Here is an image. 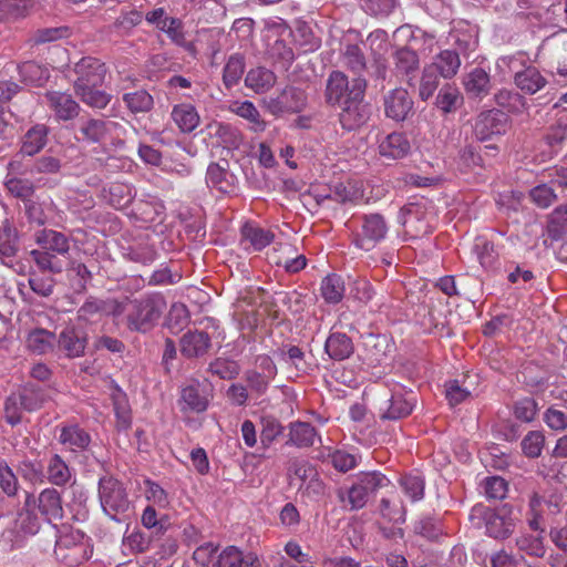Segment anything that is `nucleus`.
I'll use <instances>...</instances> for the list:
<instances>
[{"label": "nucleus", "instance_id": "nucleus-1", "mask_svg": "<svg viewBox=\"0 0 567 567\" xmlns=\"http://www.w3.org/2000/svg\"><path fill=\"white\" fill-rule=\"evenodd\" d=\"M73 71L75 94L83 103L94 109H104L111 101V95L99 90L104 82L106 66L96 58L85 56L75 63Z\"/></svg>", "mask_w": 567, "mask_h": 567}, {"label": "nucleus", "instance_id": "nucleus-2", "mask_svg": "<svg viewBox=\"0 0 567 567\" xmlns=\"http://www.w3.org/2000/svg\"><path fill=\"white\" fill-rule=\"evenodd\" d=\"M167 307L163 295L158 292L146 293L132 299L126 315V324L131 331L146 333L158 322Z\"/></svg>", "mask_w": 567, "mask_h": 567}, {"label": "nucleus", "instance_id": "nucleus-3", "mask_svg": "<svg viewBox=\"0 0 567 567\" xmlns=\"http://www.w3.org/2000/svg\"><path fill=\"white\" fill-rule=\"evenodd\" d=\"M99 499L106 516L117 523L126 522L132 514V502L124 484L112 477H102L99 482Z\"/></svg>", "mask_w": 567, "mask_h": 567}, {"label": "nucleus", "instance_id": "nucleus-4", "mask_svg": "<svg viewBox=\"0 0 567 567\" xmlns=\"http://www.w3.org/2000/svg\"><path fill=\"white\" fill-rule=\"evenodd\" d=\"M49 399L47 391L41 386L33 383L21 385L4 402L6 421L12 426L19 424L22 421V411H38Z\"/></svg>", "mask_w": 567, "mask_h": 567}, {"label": "nucleus", "instance_id": "nucleus-5", "mask_svg": "<svg viewBox=\"0 0 567 567\" xmlns=\"http://www.w3.org/2000/svg\"><path fill=\"white\" fill-rule=\"evenodd\" d=\"M93 548L90 538L80 530L65 533L59 537L54 554L63 564L75 567L90 559Z\"/></svg>", "mask_w": 567, "mask_h": 567}, {"label": "nucleus", "instance_id": "nucleus-6", "mask_svg": "<svg viewBox=\"0 0 567 567\" xmlns=\"http://www.w3.org/2000/svg\"><path fill=\"white\" fill-rule=\"evenodd\" d=\"M365 89L367 81L363 78L358 76L352 80L350 100H344L341 104L340 123L344 130L359 128L369 120V106L362 103Z\"/></svg>", "mask_w": 567, "mask_h": 567}, {"label": "nucleus", "instance_id": "nucleus-7", "mask_svg": "<svg viewBox=\"0 0 567 567\" xmlns=\"http://www.w3.org/2000/svg\"><path fill=\"white\" fill-rule=\"evenodd\" d=\"M561 497L555 493L535 492L529 498L525 523L529 529L546 528V520L560 512Z\"/></svg>", "mask_w": 567, "mask_h": 567}, {"label": "nucleus", "instance_id": "nucleus-8", "mask_svg": "<svg viewBox=\"0 0 567 567\" xmlns=\"http://www.w3.org/2000/svg\"><path fill=\"white\" fill-rule=\"evenodd\" d=\"M213 399V386L206 380L190 379L179 390L178 406L183 413H203Z\"/></svg>", "mask_w": 567, "mask_h": 567}, {"label": "nucleus", "instance_id": "nucleus-9", "mask_svg": "<svg viewBox=\"0 0 567 567\" xmlns=\"http://www.w3.org/2000/svg\"><path fill=\"white\" fill-rule=\"evenodd\" d=\"M386 233L388 225L381 214L364 215L362 217L361 230L355 237V245L368 251L384 239Z\"/></svg>", "mask_w": 567, "mask_h": 567}, {"label": "nucleus", "instance_id": "nucleus-10", "mask_svg": "<svg viewBox=\"0 0 567 567\" xmlns=\"http://www.w3.org/2000/svg\"><path fill=\"white\" fill-rule=\"evenodd\" d=\"M265 106L272 115L300 112L306 106V95L302 90L287 86L276 97L265 100Z\"/></svg>", "mask_w": 567, "mask_h": 567}, {"label": "nucleus", "instance_id": "nucleus-11", "mask_svg": "<svg viewBox=\"0 0 567 567\" xmlns=\"http://www.w3.org/2000/svg\"><path fill=\"white\" fill-rule=\"evenodd\" d=\"M474 515L484 518L486 534L495 539H506L515 529V523L511 517L482 505H477L472 509V516Z\"/></svg>", "mask_w": 567, "mask_h": 567}, {"label": "nucleus", "instance_id": "nucleus-12", "mask_svg": "<svg viewBox=\"0 0 567 567\" xmlns=\"http://www.w3.org/2000/svg\"><path fill=\"white\" fill-rule=\"evenodd\" d=\"M395 75L405 81L410 86H415V80L420 71V58L416 51L401 47L392 53Z\"/></svg>", "mask_w": 567, "mask_h": 567}, {"label": "nucleus", "instance_id": "nucleus-13", "mask_svg": "<svg viewBox=\"0 0 567 567\" xmlns=\"http://www.w3.org/2000/svg\"><path fill=\"white\" fill-rule=\"evenodd\" d=\"M117 123L104 118H86L78 123L76 138L85 143H104L112 134Z\"/></svg>", "mask_w": 567, "mask_h": 567}, {"label": "nucleus", "instance_id": "nucleus-14", "mask_svg": "<svg viewBox=\"0 0 567 567\" xmlns=\"http://www.w3.org/2000/svg\"><path fill=\"white\" fill-rule=\"evenodd\" d=\"M383 105L386 117L403 122L412 114L414 102L405 89L396 87L384 95Z\"/></svg>", "mask_w": 567, "mask_h": 567}, {"label": "nucleus", "instance_id": "nucleus-15", "mask_svg": "<svg viewBox=\"0 0 567 567\" xmlns=\"http://www.w3.org/2000/svg\"><path fill=\"white\" fill-rule=\"evenodd\" d=\"M507 116L498 110H489L478 115L474 131L478 140L485 141L493 135H501L506 132Z\"/></svg>", "mask_w": 567, "mask_h": 567}, {"label": "nucleus", "instance_id": "nucleus-16", "mask_svg": "<svg viewBox=\"0 0 567 567\" xmlns=\"http://www.w3.org/2000/svg\"><path fill=\"white\" fill-rule=\"evenodd\" d=\"M546 528L540 529H523L515 538L517 550L532 558H544L546 556L545 544Z\"/></svg>", "mask_w": 567, "mask_h": 567}, {"label": "nucleus", "instance_id": "nucleus-17", "mask_svg": "<svg viewBox=\"0 0 567 567\" xmlns=\"http://www.w3.org/2000/svg\"><path fill=\"white\" fill-rule=\"evenodd\" d=\"M44 99L58 121H71L79 115L80 105L68 93L50 91L45 93Z\"/></svg>", "mask_w": 567, "mask_h": 567}, {"label": "nucleus", "instance_id": "nucleus-18", "mask_svg": "<svg viewBox=\"0 0 567 567\" xmlns=\"http://www.w3.org/2000/svg\"><path fill=\"white\" fill-rule=\"evenodd\" d=\"M56 344L59 351L66 358H79L84 354L87 344L86 334L73 326H68L60 332Z\"/></svg>", "mask_w": 567, "mask_h": 567}, {"label": "nucleus", "instance_id": "nucleus-19", "mask_svg": "<svg viewBox=\"0 0 567 567\" xmlns=\"http://www.w3.org/2000/svg\"><path fill=\"white\" fill-rule=\"evenodd\" d=\"M212 347V340L207 332L194 330L188 331L179 340V350L187 359L204 357Z\"/></svg>", "mask_w": 567, "mask_h": 567}, {"label": "nucleus", "instance_id": "nucleus-20", "mask_svg": "<svg viewBox=\"0 0 567 567\" xmlns=\"http://www.w3.org/2000/svg\"><path fill=\"white\" fill-rule=\"evenodd\" d=\"M384 404L385 406L380 409L381 419L399 420L411 414L415 405V395L413 392H394Z\"/></svg>", "mask_w": 567, "mask_h": 567}, {"label": "nucleus", "instance_id": "nucleus-21", "mask_svg": "<svg viewBox=\"0 0 567 567\" xmlns=\"http://www.w3.org/2000/svg\"><path fill=\"white\" fill-rule=\"evenodd\" d=\"M352 81L341 71H332L326 84V102L330 105H341L344 100H350Z\"/></svg>", "mask_w": 567, "mask_h": 567}, {"label": "nucleus", "instance_id": "nucleus-22", "mask_svg": "<svg viewBox=\"0 0 567 567\" xmlns=\"http://www.w3.org/2000/svg\"><path fill=\"white\" fill-rule=\"evenodd\" d=\"M514 84L523 93L534 95L542 91L548 81L535 65H527L514 74Z\"/></svg>", "mask_w": 567, "mask_h": 567}, {"label": "nucleus", "instance_id": "nucleus-23", "mask_svg": "<svg viewBox=\"0 0 567 567\" xmlns=\"http://www.w3.org/2000/svg\"><path fill=\"white\" fill-rule=\"evenodd\" d=\"M463 86L468 97L482 100L491 92V76L484 69L475 68L463 78Z\"/></svg>", "mask_w": 567, "mask_h": 567}, {"label": "nucleus", "instance_id": "nucleus-24", "mask_svg": "<svg viewBox=\"0 0 567 567\" xmlns=\"http://www.w3.org/2000/svg\"><path fill=\"white\" fill-rule=\"evenodd\" d=\"M34 240L42 249L56 255L65 256L70 251V238L61 231L44 228L34 234Z\"/></svg>", "mask_w": 567, "mask_h": 567}, {"label": "nucleus", "instance_id": "nucleus-25", "mask_svg": "<svg viewBox=\"0 0 567 567\" xmlns=\"http://www.w3.org/2000/svg\"><path fill=\"white\" fill-rule=\"evenodd\" d=\"M324 352L334 361L350 358L354 352L352 339L343 332H331L324 343Z\"/></svg>", "mask_w": 567, "mask_h": 567}, {"label": "nucleus", "instance_id": "nucleus-26", "mask_svg": "<svg viewBox=\"0 0 567 567\" xmlns=\"http://www.w3.org/2000/svg\"><path fill=\"white\" fill-rule=\"evenodd\" d=\"M216 567H260L258 557L244 553L236 546H227L218 555Z\"/></svg>", "mask_w": 567, "mask_h": 567}, {"label": "nucleus", "instance_id": "nucleus-27", "mask_svg": "<svg viewBox=\"0 0 567 567\" xmlns=\"http://www.w3.org/2000/svg\"><path fill=\"white\" fill-rule=\"evenodd\" d=\"M410 142L403 133H391L379 144L380 155L389 159L403 158L410 153Z\"/></svg>", "mask_w": 567, "mask_h": 567}, {"label": "nucleus", "instance_id": "nucleus-28", "mask_svg": "<svg viewBox=\"0 0 567 567\" xmlns=\"http://www.w3.org/2000/svg\"><path fill=\"white\" fill-rule=\"evenodd\" d=\"M59 442L71 452H82L89 447L91 436L76 424L65 425L60 430Z\"/></svg>", "mask_w": 567, "mask_h": 567}, {"label": "nucleus", "instance_id": "nucleus-29", "mask_svg": "<svg viewBox=\"0 0 567 567\" xmlns=\"http://www.w3.org/2000/svg\"><path fill=\"white\" fill-rule=\"evenodd\" d=\"M110 396L116 416V426L120 430H127L132 424V413L126 393L112 381Z\"/></svg>", "mask_w": 567, "mask_h": 567}, {"label": "nucleus", "instance_id": "nucleus-30", "mask_svg": "<svg viewBox=\"0 0 567 567\" xmlns=\"http://www.w3.org/2000/svg\"><path fill=\"white\" fill-rule=\"evenodd\" d=\"M49 128L44 124H35L29 128L21 140L20 153L27 156L38 154L48 142Z\"/></svg>", "mask_w": 567, "mask_h": 567}, {"label": "nucleus", "instance_id": "nucleus-31", "mask_svg": "<svg viewBox=\"0 0 567 567\" xmlns=\"http://www.w3.org/2000/svg\"><path fill=\"white\" fill-rule=\"evenodd\" d=\"M39 511L48 522L61 519L63 507L60 493L54 488H45L39 495Z\"/></svg>", "mask_w": 567, "mask_h": 567}, {"label": "nucleus", "instance_id": "nucleus-32", "mask_svg": "<svg viewBox=\"0 0 567 567\" xmlns=\"http://www.w3.org/2000/svg\"><path fill=\"white\" fill-rule=\"evenodd\" d=\"M430 65L434 66V70L442 78L450 80L457 74L461 68V59L456 51L446 49L437 53Z\"/></svg>", "mask_w": 567, "mask_h": 567}, {"label": "nucleus", "instance_id": "nucleus-33", "mask_svg": "<svg viewBox=\"0 0 567 567\" xmlns=\"http://www.w3.org/2000/svg\"><path fill=\"white\" fill-rule=\"evenodd\" d=\"M171 116L183 133H192L200 122V117L195 106L188 103L175 105L172 110Z\"/></svg>", "mask_w": 567, "mask_h": 567}, {"label": "nucleus", "instance_id": "nucleus-34", "mask_svg": "<svg viewBox=\"0 0 567 567\" xmlns=\"http://www.w3.org/2000/svg\"><path fill=\"white\" fill-rule=\"evenodd\" d=\"M241 237L243 241L248 243L254 251L264 249L275 239L272 231L261 228L252 223H246L241 227Z\"/></svg>", "mask_w": 567, "mask_h": 567}, {"label": "nucleus", "instance_id": "nucleus-35", "mask_svg": "<svg viewBox=\"0 0 567 567\" xmlns=\"http://www.w3.org/2000/svg\"><path fill=\"white\" fill-rule=\"evenodd\" d=\"M318 437L316 429L310 423L297 421L289 425V439L287 444L297 447H310Z\"/></svg>", "mask_w": 567, "mask_h": 567}, {"label": "nucleus", "instance_id": "nucleus-36", "mask_svg": "<svg viewBox=\"0 0 567 567\" xmlns=\"http://www.w3.org/2000/svg\"><path fill=\"white\" fill-rule=\"evenodd\" d=\"M276 81V74L264 66L251 69L245 78L246 86L258 94L268 92Z\"/></svg>", "mask_w": 567, "mask_h": 567}, {"label": "nucleus", "instance_id": "nucleus-37", "mask_svg": "<svg viewBox=\"0 0 567 567\" xmlns=\"http://www.w3.org/2000/svg\"><path fill=\"white\" fill-rule=\"evenodd\" d=\"M231 112H234L236 115L245 118L249 123V130L255 133H262L266 127L267 123L261 117L259 111L250 101H244V102H235L230 106Z\"/></svg>", "mask_w": 567, "mask_h": 567}, {"label": "nucleus", "instance_id": "nucleus-38", "mask_svg": "<svg viewBox=\"0 0 567 567\" xmlns=\"http://www.w3.org/2000/svg\"><path fill=\"white\" fill-rule=\"evenodd\" d=\"M463 95L461 91L452 84H445L439 91L435 99V105L444 114L454 113L463 104Z\"/></svg>", "mask_w": 567, "mask_h": 567}, {"label": "nucleus", "instance_id": "nucleus-39", "mask_svg": "<svg viewBox=\"0 0 567 567\" xmlns=\"http://www.w3.org/2000/svg\"><path fill=\"white\" fill-rule=\"evenodd\" d=\"M33 8V0H0V21L9 22L25 18Z\"/></svg>", "mask_w": 567, "mask_h": 567}, {"label": "nucleus", "instance_id": "nucleus-40", "mask_svg": "<svg viewBox=\"0 0 567 567\" xmlns=\"http://www.w3.org/2000/svg\"><path fill=\"white\" fill-rule=\"evenodd\" d=\"M55 336L45 329H35L27 337V348L34 354H47L53 350Z\"/></svg>", "mask_w": 567, "mask_h": 567}, {"label": "nucleus", "instance_id": "nucleus-41", "mask_svg": "<svg viewBox=\"0 0 567 567\" xmlns=\"http://www.w3.org/2000/svg\"><path fill=\"white\" fill-rule=\"evenodd\" d=\"M320 291L326 302L339 303L344 296V282L339 275H328L321 281Z\"/></svg>", "mask_w": 567, "mask_h": 567}, {"label": "nucleus", "instance_id": "nucleus-42", "mask_svg": "<svg viewBox=\"0 0 567 567\" xmlns=\"http://www.w3.org/2000/svg\"><path fill=\"white\" fill-rule=\"evenodd\" d=\"M71 470L59 454H53L47 465V478L56 486H63L71 480Z\"/></svg>", "mask_w": 567, "mask_h": 567}, {"label": "nucleus", "instance_id": "nucleus-43", "mask_svg": "<svg viewBox=\"0 0 567 567\" xmlns=\"http://www.w3.org/2000/svg\"><path fill=\"white\" fill-rule=\"evenodd\" d=\"M547 234L553 240L567 235V204L556 207L547 217Z\"/></svg>", "mask_w": 567, "mask_h": 567}, {"label": "nucleus", "instance_id": "nucleus-44", "mask_svg": "<svg viewBox=\"0 0 567 567\" xmlns=\"http://www.w3.org/2000/svg\"><path fill=\"white\" fill-rule=\"evenodd\" d=\"M30 256L32 257V260L35 262L38 268L43 272L58 275L63 271V264L56 257V254L45 249H33L31 250Z\"/></svg>", "mask_w": 567, "mask_h": 567}, {"label": "nucleus", "instance_id": "nucleus-45", "mask_svg": "<svg viewBox=\"0 0 567 567\" xmlns=\"http://www.w3.org/2000/svg\"><path fill=\"white\" fill-rule=\"evenodd\" d=\"M123 101L132 113H147L154 105L153 96L145 90L125 93Z\"/></svg>", "mask_w": 567, "mask_h": 567}, {"label": "nucleus", "instance_id": "nucleus-46", "mask_svg": "<svg viewBox=\"0 0 567 567\" xmlns=\"http://www.w3.org/2000/svg\"><path fill=\"white\" fill-rule=\"evenodd\" d=\"M404 227L406 233L415 238L423 237L432 231V226L425 215L417 209H409L406 219L404 220Z\"/></svg>", "mask_w": 567, "mask_h": 567}, {"label": "nucleus", "instance_id": "nucleus-47", "mask_svg": "<svg viewBox=\"0 0 567 567\" xmlns=\"http://www.w3.org/2000/svg\"><path fill=\"white\" fill-rule=\"evenodd\" d=\"M231 175L217 163H212L206 173L207 185L217 188L223 193L231 189Z\"/></svg>", "mask_w": 567, "mask_h": 567}, {"label": "nucleus", "instance_id": "nucleus-48", "mask_svg": "<svg viewBox=\"0 0 567 567\" xmlns=\"http://www.w3.org/2000/svg\"><path fill=\"white\" fill-rule=\"evenodd\" d=\"M474 251L480 264L486 269L493 268L498 259L494 244L482 236L475 239Z\"/></svg>", "mask_w": 567, "mask_h": 567}, {"label": "nucleus", "instance_id": "nucleus-49", "mask_svg": "<svg viewBox=\"0 0 567 567\" xmlns=\"http://www.w3.org/2000/svg\"><path fill=\"white\" fill-rule=\"evenodd\" d=\"M6 189L16 198H19L25 203L32 198L34 194V185L31 181L25 178H18L16 176H6L4 179Z\"/></svg>", "mask_w": 567, "mask_h": 567}, {"label": "nucleus", "instance_id": "nucleus-50", "mask_svg": "<svg viewBox=\"0 0 567 567\" xmlns=\"http://www.w3.org/2000/svg\"><path fill=\"white\" fill-rule=\"evenodd\" d=\"M338 498L344 506L348 504L349 508L353 511L362 508L367 504L369 495L355 482L347 492L340 488L338 491Z\"/></svg>", "mask_w": 567, "mask_h": 567}, {"label": "nucleus", "instance_id": "nucleus-51", "mask_svg": "<svg viewBox=\"0 0 567 567\" xmlns=\"http://www.w3.org/2000/svg\"><path fill=\"white\" fill-rule=\"evenodd\" d=\"M245 70L244 56L236 53L229 56L223 74L224 84L227 87L236 85L241 79Z\"/></svg>", "mask_w": 567, "mask_h": 567}, {"label": "nucleus", "instance_id": "nucleus-52", "mask_svg": "<svg viewBox=\"0 0 567 567\" xmlns=\"http://www.w3.org/2000/svg\"><path fill=\"white\" fill-rule=\"evenodd\" d=\"M104 316V303L102 299L89 297L78 309V320L84 323L95 322Z\"/></svg>", "mask_w": 567, "mask_h": 567}, {"label": "nucleus", "instance_id": "nucleus-53", "mask_svg": "<svg viewBox=\"0 0 567 567\" xmlns=\"http://www.w3.org/2000/svg\"><path fill=\"white\" fill-rule=\"evenodd\" d=\"M439 76L441 75L434 70V66L430 64L424 66L419 86V96L422 101H427L433 96L440 84Z\"/></svg>", "mask_w": 567, "mask_h": 567}, {"label": "nucleus", "instance_id": "nucleus-54", "mask_svg": "<svg viewBox=\"0 0 567 567\" xmlns=\"http://www.w3.org/2000/svg\"><path fill=\"white\" fill-rule=\"evenodd\" d=\"M380 511L384 517L395 523L404 522L405 519V508L398 495L383 497L380 503Z\"/></svg>", "mask_w": 567, "mask_h": 567}, {"label": "nucleus", "instance_id": "nucleus-55", "mask_svg": "<svg viewBox=\"0 0 567 567\" xmlns=\"http://www.w3.org/2000/svg\"><path fill=\"white\" fill-rule=\"evenodd\" d=\"M549 40L555 43L554 59L557 63V73L567 76V32L553 34Z\"/></svg>", "mask_w": 567, "mask_h": 567}, {"label": "nucleus", "instance_id": "nucleus-56", "mask_svg": "<svg viewBox=\"0 0 567 567\" xmlns=\"http://www.w3.org/2000/svg\"><path fill=\"white\" fill-rule=\"evenodd\" d=\"M261 432H260V442L265 449L269 447L271 443L282 434L284 426L281 423L272 417L265 416L261 419Z\"/></svg>", "mask_w": 567, "mask_h": 567}, {"label": "nucleus", "instance_id": "nucleus-57", "mask_svg": "<svg viewBox=\"0 0 567 567\" xmlns=\"http://www.w3.org/2000/svg\"><path fill=\"white\" fill-rule=\"evenodd\" d=\"M20 488V484L17 475L12 471V468L6 463L2 462V466H0V489L8 497L17 496Z\"/></svg>", "mask_w": 567, "mask_h": 567}, {"label": "nucleus", "instance_id": "nucleus-58", "mask_svg": "<svg viewBox=\"0 0 567 567\" xmlns=\"http://www.w3.org/2000/svg\"><path fill=\"white\" fill-rule=\"evenodd\" d=\"M287 474L289 478L295 476L305 482L316 476L317 471L308 461L295 457L288 462Z\"/></svg>", "mask_w": 567, "mask_h": 567}, {"label": "nucleus", "instance_id": "nucleus-59", "mask_svg": "<svg viewBox=\"0 0 567 567\" xmlns=\"http://www.w3.org/2000/svg\"><path fill=\"white\" fill-rule=\"evenodd\" d=\"M357 482L369 496L390 483L386 476L379 472L364 473L359 476Z\"/></svg>", "mask_w": 567, "mask_h": 567}, {"label": "nucleus", "instance_id": "nucleus-60", "mask_svg": "<svg viewBox=\"0 0 567 567\" xmlns=\"http://www.w3.org/2000/svg\"><path fill=\"white\" fill-rule=\"evenodd\" d=\"M513 413L520 422H532L537 413V403L532 398H524L514 403Z\"/></svg>", "mask_w": 567, "mask_h": 567}, {"label": "nucleus", "instance_id": "nucleus-61", "mask_svg": "<svg viewBox=\"0 0 567 567\" xmlns=\"http://www.w3.org/2000/svg\"><path fill=\"white\" fill-rule=\"evenodd\" d=\"M401 486L406 496L413 502L420 501L424 495V482L417 475H404L401 481Z\"/></svg>", "mask_w": 567, "mask_h": 567}, {"label": "nucleus", "instance_id": "nucleus-62", "mask_svg": "<svg viewBox=\"0 0 567 567\" xmlns=\"http://www.w3.org/2000/svg\"><path fill=\"white\" fill-rule=\"evenodd\" d=\"M545 437L538 431L529 432L522 441V450L528 457H538L544 446Z\"/></svg>", "mask_w": 567, "mask_h": 567}, {"label": "nucleus", "instance_id": "nucleus-63", "mask_svg": "<svg viewBox=\"0 0 567 567\" xmlns=\"http://www.w3.org/2000/svg\"><path fill=\"white\" fill-rule=\"evenodd\" d=\"M189 320V312L185 305L173 303L168 311L166 324L169 329L181 330L187 324Z\"/></svg>", "mask_w": 567, "mask_h": 567}, {"label": "nucleus", "instance_id": "nucleus-64", "mask_svg": "<svg viewBox=\"0 0 567 567\" xmlns=\"http://www.w3.org/2000/svg\"><path fill=\"white\" fill-rule=\"evenodd\" d=\"M530 199L540 208L549 207L557 199L554 189L546 184L535 186L529 192Z\"/></svg>", "mask_w": 567, "mask_h": 567}]
</instances>
